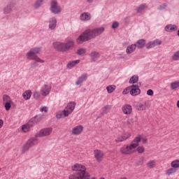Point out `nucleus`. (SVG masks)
I'll use <instances>...</instances> for the list:
<instances>
[{"mask_svg": "<svg viewBox=\"0 0 179 179\" xmlns=\"http://www.w3.org/2000/svg\"><path fill=\"white\" fill-rule=\"evenodd\" d=\"M141 136H138L137 137H136L131 142V143L129 145V149L130 150H132V149H136V148L139 146V142H141Z\"/></svg>", "mask_w": 179, "mask_h": 179, "instance_id": "nucleus-8", "label": "nucleus"}, {"mask_svg": "<svg viewBox=\"0 0 179 179\" xmlns=\"http://www.w3.org/2000/svg\"><path fill=\"white\" fill-rule=\"evenodd\" d=\"M118 26H120V24L118 23V22L115 21L112 24V29H117V27H118Z\"/></svg>", "mask_w": 179, "mask_h": 179, "instance_id": "nucleus-47", "label": "nucleus"}, {"mask_svg": "<svg viewBox=\"0 0 179 179\" xmlns=\"http://www.w3.org/2000/svg\"><path fill=\"white\" fill-rule=\"evenodd\" d=\"M35 117H32L30 119V120L27 123L28 124V127L31 128L34 127V125H36L37 124L36 123L35 121Z\"/></svg>", "mask_w": 179, "mask_h": 179, "instance_id": "nucleus-32", "label": "nucleus"}, {"mask_svg": "<svg viewBox=\"0 0 179 179\" xmlns=\"http://www.w3.org/2000/svg\"><path fill=\"white\" fill-rule=\"evenodd\" d=\"M130 94L131 96H138V94H141V89H139V85H132L130 86Z\"/></svg>", "mask_w": 179, "mask_h": 179, "instance_id": "nucleus-7", "label": "nucleus"}, {"mask_svg": "<svg viewBox=\"0 0 179 179\" xmlns=\"http://www.w3.org/2000/svg\"><path fill=\"white\" fill-rule=\"evenodd\" d=\"M79 62H80V60L79 59L70 62L67 64L66 67L68 69H72V68H73V66H76Z\"/></svg>", "mask_w": 179, "mask_h": 179, "instance_id": "nucleus-25", "label": "nucleus"}, {"mask_svg": "<svg viewBox=\"0 0 179 179\" xmlns=\"http://www.w3.org/2000/svg\"><path fill=\"white\" fill-rule=\"evenodd\" d=\"M73 173L69 176V179H90V174L86 172V166L80 164H76L72 167Z\"/></svg>", "mask_w": 179, "mask_h": 179, "instance_id": "nucleus-3", "label": "nucleus"}, {"mask_svg": "<svg viewBox=\"0 0 179 179\" xmlns=\"http://www.w3.org/2000/svg\"><path fill=\"white\" fill-rule=\"evenodd\" d=\"M101 115H104V114H107V110L105 108H102Z\"/></svg>", "mask_w": 179, "mask_h": 179, "instance_id": "nucleus-52", "label": "nucleus"}, {"mask_svg": "<svg viewBox=\"0 0 179 179\" xmlns=\"http://www.w3.org/2000/svg\"><path fill=\"white\" fill-rule=\"evenodd\" d=\"M148 166L150 169H155L156 167V161L151 160L148 162Z\"/></svg>", "mask_w": 179, "mask_h": 179, "instance_id": "nucleus-37", "label": "nucleus"}, {"mask_svg": "<svg viewBox=\"0 0 179 179\" xmlns=\"http://www.w3.org/2000/svg\"><path fill=\"white\" fill-rule=\"evenodd\" d=\"M138 80H139V77L137 75H134L129 79V83L134 85L138 83Z\"/></svg>", "mask_w": 179, "mask_h": 179, "instance_id": "nucleus-30", "label": "nucleus"}, {"mask_svg": "<svg viewBox=\"0 0 179 179\" xmlns=\"http://www.w3.org/2000/svg\"><path fill=\"white\" fill-rule=\"evenodd\" d=\"M55 27H57V18L53 17L49 20V29L55 30Z\"/></svg>", "mask_w": 179, "mask_h": 179, "instance_id": "nucleus-17", "label": "nucleus"}, {"mask_svg": "<svg viewBox=\"0 0 179 179\" xmlns=\"http://www.w3.org/2000/svg\"><path fill=\"white\" fill-rule=\"evenodd\" d=\"M147 7L146 3H143L137 7L136 9V13H142L144 10L145 8Z\"/></svg>", "mask_w": 179, "mask_h": 179, "instance_id": "nucleus-27", "label": "nucleus"}, {"mask_svg": "<svg viewBox=\"0 0 179 179\" xmlns=\"http://www.w3.org/2000/svg\"><path fill=\"white\" fill-rule=\"evenodd\" d=\"M165 31H177L178 27L177 25L168 24L165 27Z\"/></svg>", "mask_w": 179, "mask_h": 179, "instance_id": "nucleus-22", "label": "nucleus"}, {"mask_svg": "<svg viewBox=\"0 0 179 179\" xmlns=\"http://www.w3.org/2000/svg\"><path fill=\"white\" fill-rule=\"evenodd\" d=\"M94 155L96 162H99L103 160V157H104V153L100 150H95L94 151Z\"/></svg>", "mask_w": 179, "mask_h": 179, "instance_id": "nucleus-10", "label": "nucleus"}, {"mask_svg": "<svg viewBox=\"0 0 179 179\" xmlns=\"http://www.w3.org/2000/svg\"><path fill=\"white\" fill-rule=\"evenodd\" d=\"M104 27H96L92 29H87L84 31L77 38L76 41L78 44H82V43H85V41H89V40H92L93 38H96L100 34H103L104 33Z\"/></svg>", "mask_w": 179, "mask_h": 179, "instance_id": "nucleus-1", "label": "nucleus"}, {"mask_svg": "<svg viewBox=\"0 0 179 179\" xmlns=\"http://www.w3.org/2000/svg\"><path fill=\"white\" fill-rule=\"evenodd\" d=\"M142 142H143V143H148V139L147 138H143Z\"/></svg>", "mask_w": 179, "mask_h": 179, "instance_id": "nucleus-56", "label": "nucleus"}, {"mask_svg": "<svg viewBox=\"0 0 179 179\" xmlns=\"http://www.w3.org/2000/svg\"><path fill=\"white\" fill-rule=\"evenodd\" d=\"M122 112L127 115H129L132 113V106L129 104H125L122 108Z\"/></svg>", "mask_w": 179, "mask_h": 179, "instance_id": "nucleus-14", "label": "nucleus"}, {"mask_svg": "<svg viewBox=\"0 0 179 179\" xmlns=\"http://www.w3.org/2000/svg\"><path fill=\"white\" fill-rule=\"evenodd\" d=\"M3 103H12V101L10 100V97L8 95H3Z\"/></svg>", "mask_w": 179, "mask_h": 179, "instance_id": "nucleus-36", "label": "nucleus"}, {"mask_svg": "<svg viewBox=\"0 0 179 179\" xmlns=\"http://www.w3.org/2000/svg\"><path fill=\"white\" fill-rule=\"evenodd\" d=\"M37 62H38L36 61L34 63H32L31 66L33 68H36V66H38V64H37Z\"/></svg>", "mask_w": 179, "mask_h": 179, "instance_id": "nucleus-51", "label": "nucleus"}, {"mask_svg": "<svg viewBox=\"0 0 179 179\" xmlns=\"http://www.w3.org/2000/svg\"><path fill=\"white\" fill-rule=\"evenodd\" d=\"M115 85H108L106 87V90L108 92V93H113V92H114L115 90Z\"/></svg>", "mask_w": 179, "mask_h": 179, "instance_id": "nucleus-35", "label": "nucleus"}, {"mask_svg": "<svg viewBox=\"0 0 179 179\" xmlns=\"http://www.w3.org/2000/svg\"><path fill=\"white\" fill-rule=\"evenodd\" d=\"M22 129L24 132H27V131L30 129V127H29V125L27 123L26 124L22 126Z\"/></svg>", "mask_w": 179, "mask_h": 179, "instance_id": "nucleus-45", "label": "nucleus"}, {"mask_svg": "<svg viewBox=\"0 0 179 179\" xmlns=\"http://www.w3.org/2000/svg\"><path fill=\"white\" fill-rule=\"evenodd\" d=\"M76 107V103L73 101L69 102L64 110V116L69 117V114H72Z\"/></svg>", "mask_w": 179, "mask_h": 179, "instance_id": "nucleus-5", "label": "nucleus"}, {"mask_svg": "<svg viewBox=\"0 0 179 179\" xmlns=\"http://www.w3.org/2000/svg\"><path fill=\"white\" fill-rule=\"evenodd\" d=\"M50 90L51 86L45 85L44 89L42 90V96H47L48 94H50Z\"/></svg>", "mask_w": 179, "mask_h": 179, "instance_id": "nucleus-26", "label": "nucleus"}, {"mask_svg": "<svg viewBox=\"0 0 179 179\" xmlns=\"http://www.w3.org/2000/svg\"><path fill=\"white\" fill-rule=\"evenodd\" d=\"M172 59H173V61H179V50L176 51L172 55Z\"/></svg>", "mask_w": 179, "mask_h": 179, "instance_id": "nucleus-40", "label": "nucleus"}, {"mask_svg": "<svg viewBox=\"0 0 179 179\" xmlns=\"http://www.w3.org/2000/svg\"><path fill=\"white\" fill-rule=\"evenodd\" d=\"M0 171H1V168H0Z\"/></svg>", "mask_w": 179, "mask_h": 179, "instance_id": "nucleus-60", "label": "nucleus"}, {"mask_svg": "<svg viewBox=\"0 0 179 179\" xmlns=\"http://www.w3.org/2000/svg\"><path fill=\"white\" fill-rule=\"evenodd\" d=\"M103 108H105V110H110V108H111V106L106 105Z\"/></svg>", "mask_w": 179, "mask_h": 179, "instance_id": "nucleus-53", "label": "nucleus"}, {"mask_svg": "<svg viewBox=\"0 0 179 179\" xmlns=\"http://www.w3.org/2000/svg\"><path fill=\"white\" fill-rule=\"evenodd\" d=\"M145 44H146V41L145 39H139L136 42V44H135V45L136 47H137V48L141 49V48H143Z\"/></svg>", "mask_w": 179, "mask_h": 179, "instance_id": "nucleus-23", "label": "nucleus"}, {"mask_svg": "<svg viewBox=\"0 0 179 179\" xmlns=\"http://www.w3.org/2000/svg\"><path fill=\"white\" fill-rule=\"evenodd\" d=\"M3 125V120L0 119V128H2Z\"/></svg>", "mask_w": 179, "mask_h": 179, "instance_id": "nucleus-55", "label": "nucleus"}, {"mask_svg": "<svg viewBox=\"0 0 179 179\" xmlns=\"http://www.w3.org/2000/svg\"><path fill=\"white\" fill-rule=\"evenodd\" d=\"M171 167H173V169H178L179 167V160L176 159L175 161H173L171 162Z\"/></svg>", "mask_w": 179, "mask_h": 179, "instance_id": "nucleus-38", "label": "nucleus"}, {"mask_svg": "<svg viewBox=\"0 0 179 179\" xmlns=\"http://www.w3.org/2000/svg\"><path fill=\"white\" fill-rule=\"evenodd\" d=\"M73 45H75V42H73V41H69L64 43V52L69 51L71 48H73Z\"/></svg>", "mask_w": 179, "mask_h": 179, "instance_id": "nucleus-20", "label": "nucleus"}, {"mask_svg": "<svg viewBox=\"0 0 179 179\" xmlns=\"http://www.w3.org/2000/svg\"><path fill=\"white\" fill-rule=\"evenodd\" d=\"M64 117H65L64 115V110L63 111H59L57 114H56V118H57L58 120L61 119V118H64Z\"/></svg>", "mask_w": 179, "mask_h": 179, "instance_id": "nucleus-42", "label": "nucleus"}, {"mask_svg": "<svg viewBox=\"0 0 179 179\" xmlns=\"http://www.w3.org/2000/svg\"><path fill=\"white\" fill-rule=\"evenodd\" d=\"M22 97H24V100H30V97H31V91L27 90L22 94Z\"/></svg>", "mask_w": 179, "mask_h": 179, "instance_id": "nucleus-28", "label": "nucleus"}, {"mask_svg": "<svg viewBox=\"0 0 179 179\" xmlns=\"http://www.w3.org/2000/svg\"><path fill=\"white\" fill-rule=\"evenodd\" d=\"M137 152L138 153H143V152H145V148L143 147H138L137 148Z\"/></svg>", "mask_w": 179, "mask_h": 179, "instance_id": "nucleus-48", "label": "nucleus"}, {"mask_svg": "<svg viewBox=\"0 0 179 179\" xmlns=\"http://www.w3.org/2000/svg\"><path fill=\"white\" fill-rule=\"evenodd\" d=\"M40 51H41V47L33 48L27 53V58L32 59V61H36V62H39L40 64H44V60L36 55V54H39Z\"/></svg>", "mask_w": 179, "mask_h": 179, "instance_id": "nucleus-4", "label": "nucleus"}, {"mask_svg": "<svg viewBox=\"0 0 179 179\" xmlns=\"http://www.w3.org/2000/svg\"><path fill=\"white\" fill-rule=\"evenodd\" d=\"M33 96L34 99H38V97H40V92H34Z\"/></svg>", "mask_w": 179, "mask_h": 179, "instance_id": "nucleus-49", "label": "nucleus"}, {"mask_svg": "<svg viewBox=\"0 0 179 179\" xmlns=\"http://www.w3.org/2000/svg\"><path fill=\"white\" fill-rule=\"evenodd\" d=\"M53 47L57 51L60 52H65L64 43L62 42H54Z\"/></svg>", "mask_w": 179, "mask_h": 179, "instance_id": "nucleus-9", "label": "nucleus"}, {"mask_svg": "<svg viewBox=\"0 0 179 179\" xmlns=\"http://www.w3.org/2000/svg\"><path fill=\"white\" fill-rule=\"evenodd\" d=\"M135 107L138 111H145L148 108V103L146 101L140 102Z\"/></svg>", "mask_w": 179, "mask_h": 179, "instance_id": "nucleus-11", "label": "nucleus"}, {"mask_svg": "<svg viewBox=\"0 0 179 179\" xmlns=\"http://www.w3.org/2000/svg\"><path fill=\"white\" fill-rule=\"evenodd\" d=\"M5 104V108L6 111H9L10 110V107H12V101L11 102H6Z\"/></svg>", "mask_w": 179, "mask_h": 179, "instance_id": "nucleus-43", "label": "nucleus"}, {"mask_svg": "<svg viewBox=\"0 0 179 179\" xmlns=\"http://www.w3.org/2000/svg\"><path fill=\"white\" fill-rule=\"evenodd\" d=\"M44 0H36L34 4V9H38L43 5Z\"/></svg>", "mask_w": 179, "mask_h": 179, "instance_id": "nucleus-31", "label": "nucleus"}, {"mask_svg": "<svg viewBox=\"0 0 179 179\" xmlns=\"http://www.w3.org/2000/svg\"><path fill=\"white\" fill-rule=\"evenodd\" d=\"M93 1H94V0H87V2L88 3H93Z\"/></svg>", "mask_w": 179, "mask_h": 179, "instance_id": "nucleus-57", "label": "nucleus"}, {"mask_svg": "<svg viewBox=\"0 0 179 179\" xmlns=\"http://www.w3.org/2000/svg\"><path fill=\"white\" fill-rule=\"evenodd\" d=\"M167 8V4L166 3H163L162 5H160L158 7V10H163V9H166Z\"/></svg>", "mask_w": 179, "mask_h": 179, "instance_id": "nucleus-46", "label": "nucleus"}, {"mask_svg": "<svg viewBox=\"0 0 179 179\" xmlns=\"http://www.w3.org/2000/svg\"><path fill=\"white\" fill-rule=\"evenodd\" d=\"M162 44V41L159 39H156L153 41L149 42L145 45L146 48L149 50V48H153V47H156L157 45H160Z\"/></svg>", "mask_w": 179, "mask_h": 179, "instance_id": "nucleus-12", "label": "nucleus"}, {"mask_svg": "<svg viewBox=\"0 0 179 179\" xmlns=\"http://www.w3.org/2000/svg\"><path fill=\"white\" fill-rule=\"evenodd\" d=\"M178 36H179V30L178 31Z\"/></svg>", "mask_w": 179, "mask_h": 179, "instance_id": "nucleus-59", "label": "nucleus"}, {"mask_svg": "<svg viewBox=\"0 0 179 179\" xmlns=\"http://www.w3.org/2000/svg\"><path fill=\"white\" fill-rule=\"evenodd\" d=\"M87 80V73H84L83 75H81L80 77H79L76 82V85L77 86H79V85H81L83 82H85V80Z\"/></svg>", "mask_w": 179, "mask_h": 179, "instance_id": "nucleus-15", "label": "nucleus"}, {"mask_svg": "<svg viewBox=\"0 0 179 179\" xmlns=\"http://www.w3.org/2000/svg\"><path fill=\"white\" fill-rule=\"evenodd\" d=\"M80 19L81 20H83L84 22H87V20H90L92 19V15H90V13H83L80 15Z\"/></svg>", "mask_w": 179, "mask_h": 179, "instance_id": "nucleus-21", "label": "nucleus"}, {"mask_svg": "<svg viewBox=\"0 0 179 179\" xmlns=\"http://www.w3.org/2000/svg\"><path fill=\"white\" fill-rule=\"evenodd\" d=\"M177 107L179 108V100L177 102Z\"/></svg>", "mask_w": 179, "mask_h": 179, "instance_id": "nucleus-58", "label": "nucleus"}, {"mask_svg": "<svg viewBox=\"0 0 179 179\" xmlns=\"http://www.w3.org/2000/svg\"><path fill=\"white\" fill-rule=\"evenodd\" d=\"M15 8V3L10 2L7 4V6L3 8L4 15H8L12 12V9Z\"/></svg>", "mask_w": 179, "mask_h": 179, "instance_id": "nucleus-13", "label": "nucleus"}, {"mask_svg": "<svg viewBox=\"0 0 179 179\" xmlns=\"http://www.w3.org/2000/svg\"><path fill=\"white\" fill-rule=\"evenodd\" d=\"M50 12L52 13H54L55 15H58L59 13H61L62 12V8L61 6H58V2L55 1H52L50 3Z\"/></svg>", "mask_w": 179, "mask_h": 179, "instance_id": "nucleus-6", "label": "nucleus"}, {"mask_svg": "<svg viewBox=\"0 0 179 179\" xmlns=\"http://www.w3.org/2000/svg\"><path fill=\"white\" fill-rule=\"evenodd\" d=\"M131 150L129 149V145H127L126 147H122L120 149V152L121 153H122L123 155H129V153H131Z\"/></svg>", "mask_w": 179, "mask_h": 179, "instance_id": "nucleus-29", "label": "nucleus"}, {"mask_svg": "<svg viewBox=\"0 0 179 179\" xmlns=\"http://www.w3.org/2000/svg\"><path fill=\"white\" fill-rule=\"evenodd\" d=\"M77 54L78 55H84V54H86V49L85 48H80L77 50Z\"/></svg>", "mask_w": 179, "mask_h": 179, "instance_id": "nucleus-41", "label": "nucleus"}, {"mask_svg": "<svg viewBox=\"0 0 179 179\" xmlns=\"http://www.w3.org/2000/svg\"><path fill=\"white\" fill-rule=\"evenodd\" d=\"M82 131H83V126L78 125V126L73 128L72 134L73 135H80V134H82Z\"/></svg>", "mask_w": 179, "mask_h": 179, "instance_id": "nucleus-16", "label": "nucleus"}, {"mask_svg": "<svg viewBox=\"0 0 179 179\" xmlns=\"http://www.w3.org/2000/svg\"><path fill=\"white\" fill-rule=\"evenodd\" d=\"M177 171V169H176L175 168H170L166 171V174L167 176H171V174H174V173H176Z\"/></svg>", "mask_w": 179, "mask_h": 179, "instance_id": "nucleus-34", "label": "nucleus"}, {"mask_svg": "<svg viewBox=\"0 0 179 179\" xmlns=\"http://www.w3.org/2000/svg\"><path fill=\"white\" fill-rule=\"evenodd\" d=\"M147 94L148 96H153L154 94L153 90H148L147 91Z\"/></svg>", "mask_w": 179, "mask_h": 179, "instance_id": "nucleus-50", "label": "nucleus"}, {"mask_svg": "<svg viewBox=\"0 0 179 179\" xmlns=\"http://www.w3.org/2000/svg\"><path fill=\"white\" fill-rule=\"evenodd\" d=\"M33 117L35 120L36 124H39V122H41V120H43V115H37Z\"/></svg>", "mask_w": 179, "mask_h": 179, "instance_id": "nucleus-33", "label": "nucleus"}, {"mask_svg": "<svg viewBox=\"0 0 179 179\" xmlns=\"http://www.w3.org/2000/svg\"><path fill=\"white\" fill-rule=\"evenodd\" d=\"M128 93H131V86L126 87L122 92V94H128Z\"/></svg>", "mask_w": 179, "mask_h": 179, "instance_id": "nucleus-44", "label": "nucleus"}, {"mask_svg": "<svg viewBox=\"0 0 179 179\" xmlns=\"http://www.w3.org/2000/svg\"><path fill=\"white\" fill-rule=\"evenodd\" d=\"M131 136V134L129 133H126L123 136H120L115 140V142L117 143H120V142H124V141H127L129 137Z\"/></svg>", "mask_w": 179, "mask_h": 179, "instance_id": "nucleus-19", "label": "nucleus"}, {"mask_svg": "<svg viewBox=\"0 0 179 179\" xmlns=\"http://www.w3.org/2000/svg\"><path fill=\"white\" fill-rule=\"evenodd\" d=\"M135 50H136V45L132 44L127 47V48L126 50V52H127V54H128V55H129L132 54V52H134V51H135Z\"/></svg>", "mask_w": 179, "mask_h": 179, "instance_id": "nucleus-24", "label": "nucleus"}, {"mask_svg": "<svg viewBox=\"0 0 179 179\" xmlns=\"http://www.w3.org/2000/svg\"><path fill=\"white\" fill-rule=\"evenodd\" d=\"M41 111H45V113H47V108H45V107H43V108H41Z\"/></svg>", "mask_w": 179, "mask_h": 179, "instance_id": "nucleus-54", "label": "nucleus"}, {"mask_svg": "<svg viewBox=\"0 0 179 179\" xmlns=\"http://www.w3.org/2000/svg\"><path fill=\"white\" fill-rule=\"evenodd\" d=\"M90 57L92 61H93L94 62H96V61L99 58H100V52H99L97 51H92L90 54Z\"/></svg>", "mask_w": 179, "mask_h": 179, "instance_id": "nucleus-18", "label": "nucleus"}, {"mask_svg": "<svg viewBox=\"0 0 179 179\" xmlns=\"http://www.w3.org/2000/svg\"><path fill=\"white\" fill-rule=\"evenodd\" d=\"M52 132V128L51 127L41 129V131L38 134H36L34 137L29 138L24 145V146L22 147V153H25V152H27V150H29V148H31V146H34V144L36 143V141L38 138L48 136L49 135H51Z\"/></svg>", "mask_w": 179, "mask_h": 179, "instance_id": "nucleus-2", "label": "nucleus"}, {"mask_svg": "<svg viewBox=\"0 0 179 179\" xmlns=\"http://www.w3.org/2000/svg\"><path fill=\"white\" fill-rule=\"evenodd\" d=\"M177 87H179V81H175L171 84V89L172 90L177 89Z\"/></svg>", "mask_w": 179, "mask_h": 179, "instance_id": "nucleus-39", "label": "nucleus"}]
</instances>
